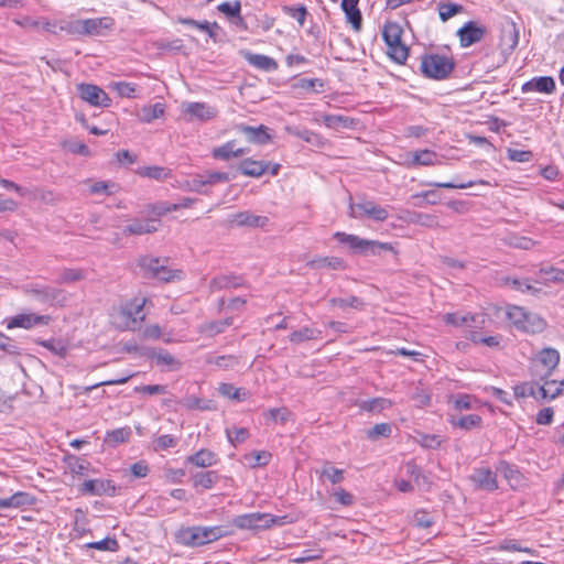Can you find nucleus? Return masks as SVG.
<instances>
[{"label": "nucleus", "instance_id": "6e6d98bb", "mask_svg": "<svg viewBox=\"0 0 564 564\" xmlns=\"http://www.w3.org/2000/svg\"><path fill=\"white\" fill-rule=\"evenodd\" d=\"M178 438L171 434H164L153 441V451L161 452L177 445Z\"/></svg>", "mask_w": 564, "mask_h": 564}, {"label": "nucleus", "instance_id": "603ef678", "mask_svg": "<svg viewBox=\"0 0 564 564\" xmlns=\"http://www.w3.org/2000/svg\"><path fill=\"white\" fill-rule=\"evenodd\" d=\"M282 11L290 18L295 19L299 24L302 26L305 22V19L308 14L307 9L304 4L297 6H283Z\"/></svg>", "mask_w": 564, "mask_h": 564}, {"label": "nucleus", "instance_id": "49530a36", "mask_svg": "<svg viewBox=\"0 0 564 564\" xmlns=\"http://www.w3.org/2000/svg\"><path fill=\"white\" fill-rule=\"evenodd\" d=\"M212 156L215 160L229 161L235 158V141L230 140L220 147H216L212 150Z\"/></svg>", "mask_w": 564, "mask_h": 564}, {"label": "nucleus", "instance_id": "393cba45", "mask_svg": "<svg viewBox=\"0 0 564 564\" xmlns=\"http://www.w3.org/2000/svg\"><path fill=\"white\" fill-rule=\"evenodd\" d=\"M497 470L503 475L512 489L522 486L524 477L519 470L518 466L510 464L506 460H500Z\"/></svg>", "mask_w": 564, "mask_h": 564}, {"label": "nucleus", "instance_id": "dca6fc26", "mask_svg": "<svg viewBox=\"0 0 564 564\" xmlns=\"http://www.w3.org/2000/svg\"><path fill=\"white\" fill-rule=\"evenodd\" d=\"M239 131L246 135L249 142L259 145L268 144L273 139V135L270 133V129L264 124H260L258 127L240 124Z\"/></svg>", "mask_w": 564, "mask_h": 564}, {"label": "nucleus", "instance_id": "a19ab883", "mask_svg": "<svg viewBox=\"0 0 564 564\" xmlns=\"http://www.w3.org/2000/svg\"><path fill=\"white\" fill-rule=\"evenodd\" d=\"M85 276L83 269L64 268L55 282L58 284H70L84 280Z\"/></svg>", "mask_w": 564, "mask_h": 564}, {"label": "nucleus", "instance_id": "4468645a", "mask_svg": "<svg viewBox=\"0 0 564 564\" xmlns=\"http://www.w3.org/2000/svg\"><path fill=\"white\" fill-rule=\"evenodd\" d=\"M270 161H257L252 158H246L235 166L236 171L248 177H261L269 171Z\"/></svg>", "mask_w": 564, "mask_h": 564}, {"label": "nucleus", "instance_id": "2eb2a0df", "mask_svg": "<svg viewBox=\"0 0 564 564\" xmlns=\"http://www.w3.org/2000/svg\"><path fill=\"white\" fill-rule=\"evenodd\" d=\"M470 480L482 490L495 491L498 489L497 475L488 467L476 468Z\"/></svg>", "mask_w": 564, "mask_h": 564}, {"label": "nucleus", "instance_id": "f03ea898", "mask_svg": "<svg viewBox=\"0 0 564 564\" xmlns=\"http://www.w3.org/2000/svg\"><path fill=\"white\" fill-rule=\"evenodd\" d=\"M169 258H160L152 256H140L137 264L141 270L142 276L145 279H156L162 282H171L183 276L182 270H172L166 263Z\"/></svg>", "mask_w": 564, "mask_h": 564}, {"label": "nucleus", "instance_id": "774afa93", "mask_svg": "<svg viewBox=\"0 0 564 564\" xmlns=\"http://www.w3.org/2000/svg\"><path fill=\"white\" fill-rule=\"evenodd\" d=\"M366 217L376 221H384L388 219L389 213L386 208L369 200L368 210H366Z\"/></svg>", "mask_w": 564, "mask_h": 564}, {"label": "nucleus", "instance_id": "f704fd0d", "mask_svg": "<svg viewBox=\"0 0 564 564\" xmlns=\"http://www.w3.org/2000/svg\"><path fill=\"white\" fill-rule=\"evenodd\" d=\"M164 112H165V105L163 102L145 105L141 108L139 118L142 122L150 123L153 120L163 117Z\"/></svg>", "mask_w": 564, "mask_h": 564}, {"label": "nucleus", "instance_id": "9b49d317", "mask_svg": "<svg viewBox=\"0 0 564 564\" xmlns=\"http://www.w3.org/2000/svg\"><path fill=\"white\" fill-rule=\"evenodd\" d=\"M519 43V30L514 22H511L501 29L500 33V48H501V63H507L509 56L516 50Z\"/></svg>", "mask_w": 564, "mask_h": 564}, {"label": "nucleus", "instance_id": "13d9d810", "mask_svg": "<svg viewBox=\"0 0 564 564\" xmlns=\"http://www.w3.org/2000/svg\"><path fill=\"white\" fill-rule=\"evenodd\" d=\"M264 416L275 423L284 424L291 416V411L285 408H272L264 412Z\"/></svg>", "mask_w": 564, "mask_h": 564}, {"label": "nucleus", "instance_id": "79ce46f5", "mask_svg": "<svg viewBox=\"0 0 564 564\" xmlns=\"http://www.w3.org/2000/svg\"><path fill=\"white\" fill-rule=\"evenodd\" d=\"M218 391L224 397L236 400L238 402L247 400L249 395V392L246 389L235 388L231 383H221L218 388Z\"/></svg>", "mask_w": 564, "mask_h": 564}, {"label": "nucleus", "instance_id": "c85d7f7f", "mask_svg": "<svg viewBox=\"0 0 564 564\" xmlns=\"http://www.w3.org/2000/svg\"><path fill=\"white\" fill-rule=\"evenodd\" d=\"M323 122L327 128L338 130L340 128L354 129L358 120L343 115H325Z\"/></svg>", "mask_w": 564, "mask_h": 564}, {"label": "nucleus", "instance_id": "1a4fd4ad", "mask_svg": "<svg viewBox=\"0 0 564 564\" xmlns=\"http://www.w3.org/2000/svg\"><path fill=\"white\" fill-rule=\"evenodd\" d=\"M183 113L187 121L197 120L205 122L214 119L218 111L206 102L194 101L183 104Z\"/></svg>", "mask_w": 564, "mask_h": 564}, {"label": "nucleus", "instance_id": "e2e57ef3", "mask_svg": "<svg viewBox=\"0 0 564 564\" xmlns=\"http://www.w3.org/2000/svg\"><path fill=\"white\" fill-rule=\"evenodd\" d=\"M443 319L447 325L458 327L463 325H469L475 321V317L469 314L460 315L458 313H446Z\"/></svg>", "mask_w": 564, "mask_h": 564}, {"label": "nucleus", "instance_id": "9d476101", "mask_svg": "<svg viewBox=\"0 0 564 564\" xmlns=\"http://www.w3.org/2000/svg\"><path fill=\"white\" fill-rule=\"evenodd\" d=\"M487 29L475 21L466 22L456 32L462 47H469L482 40Z\"/></svg>", "mask_w": 564, "mask_h": 564}, {"label": "nucleus", "instance_id": "e433bc0d", "mask_svg": "<svg viewBox=\"0 0 564 564\" xmlns=\"http://www.w3.org/2000/svg\"><path fill=\"white\" fill-rule=\"evenodd\" d=\"M36 344L46 348L55 356H58L59 358H66L68 354V345L62 340V339H39L36 340Z\"/></svg>", "mask_w": 564, "mask_h": 564}, {"label": "nucleus", "instance_id": "0eeeda50", "mask_svg": "<svg viewBox=\"0 0 564 564\" xmlns=\"http://www.w3.org/2000/svg\"><path fill=\"white\" fill-rule=\"evenodd\" d=\"M78 97L94 107L108 108L111 106V98L99 86L95 84L80 83L76 86Z\"/></svg>", "mask_w": 564, "mask_h": 564}, {"label": "nucleus", "instance_id": "58836bf2", "mask_svg": "<svg viewBox=\"0 0 564 564\" xmlns=\"http://www.w3.org/2000/svg\"><path fill=\"white\" fill-rule=\"evenodd\" d=\"M464 10V7L459 3L440 2L437 4L438 15L442 22L448 21L451 18L462 13Z\"/></svg>", "mask_w": 564, "mask_h": 564}, {"label": "nucleus", "instance_id": "4c0bfd02", "mask_svg": "<svg viewBox=\"0 0 564 564\" xmlns=\"http://www.w3.org/2000/svg\"><path fill=\"white\" fill-rule=\"evenodd\" d=\"M34 199L41 200L43 204L54 206L63 199V196L52 189L35 188L33 192L30 191Z\"/></svg>", "mask_w": 564, "mask_h": 564}, {"label": "nucleus", "instance_id": "5fc2aeb1", "mask_svg": "<svg viewBox=\"0 0 564 564\" xmlns=\"http://www.w3.org/2000/svg\"><path fill=\"white\" fill-rule=\"evenodd\" d=\"M145 300L139 301L138 299H134L130 303H127L126 306L122 308V313L127 315L129 318H131L133 322H137V319H143L144 316H139V314L142 312L144 306Z\"/></svg>", "mask_w": 564, "mask_h": 564}, {"label": "nucleus", "instance_id": "338daca9", "mask_svg": "<svg viewBox=\"0 0 564 564\" xmlns=\"http://www.w3.org/2000/svg\"><path fill=\"white\" fill-rule=\"evenodd\" d=\"M226 435L228 438V442L236 446L237 444L243 443L249 437V431L246 427H234L231 430H226Z\"/></svg>", "mask_w": 564, "mask_h": 564}, {"label": "nucleus", "instance_id": "7ed1b4c3", "mask_svg": "<svg viewBox=\"0 0 564 564\" xmlns=\"http://www.w3.org/2000/svg\"><path fill=\"white\" fill-rule=\"evenodd\" d=\"M403 29L394 21H387L382 28V40L387 45V55L397 64L403 65L410 48L402 42Z\"/></svg>", "mask_w": 564, "mask_h": 564}, {"label": "nucleus", "instance_id": "4d7b16f0", "mask_svg": "<svg viewBox=\"0 0 564 564\" xmlns=\"http://www.w3.org/2000/svg\"><path fill=\"white\" fill-rule=\"evenodd\" d=\"M321 477L327 478L333 485L340 484L344 480V469L336 468L326 463L321 470Z\"/></svg>", "mask_w": 564, "mask_h": 564}, {"label": "nucleus", "instance_id": "6e6552de", "mask_svg": "<svg viewBox=\"0 0 564 564\" xmlns=\"http://www.w3.org/2000/svg\"><path fill=\"white\" fill-rule=\"evenodd\" d=\"M83 495L91 496H108L115 497L118 495V487L110 479H89L84 481L78 488Z\"/></svg>", "mask_w": 564, "mask_h": 564}, {"label": "nucleus", "instance_id": "c9c22d12", "mask_svg": "<svg viewBox=\"0 0 564 564\" xmlns=\"http://www.w3.org/2000/svg\"><path fill=\"white\" fill-rule=\"evenodd\" d=\"M448 422L452 426L459 427L465 431H470L475 427H481L482 419L478 414H468L460 416L459 419L452 416Z\"/></svg>", "mask_w": 564, "mask_h": 564}, {"label": "nucleus", "instance_id": "473e14b6", "mask_svg": "<svg viewBox=\"0 0 564 564\" xmlns=\"http://www.w3.org/2000/svg\"><path fill=\"white\" fill-rule=\"evenodd\" d=\"M286 131L289 134H292L299 139H302L312 145L322 147L324 144L323 137L314 131L308 130V129H299L296 127H286Z\"/></svg>", "mask_w": 564, "mask_h": 564}, {"label": "nucleus", "instance_id": "ea45409f", "mask_svg": "<svg viewBox=\"0 0 564 564\" xmlns=\"http://www.w3.org/2000/svg\"><path fill=\"white\" fill-rule=\"evenodd\" d=\"M408 221L411 224H417L421 226H425L429 228H434L438 226V220L435 215L420 213V212H409Z\"/></svg>", "mask_w": 564, "mask_h": 564}, {"label": "nucleus", "instance_id": "bf43d9fd", "mask_svg": "<svg viewBox=\"0 0 564 564\" xmlns=\"http://www.w3.org/2000/svg\"><path fill=\"white\" fill-rule=\"evenodd\" d=\"M217 10L225 14L228 19L239 18L241 13V2L240 0H235L234 2H223L217 7Z\"/></svg>", "mask_w": 564, "mask_h": 564}, {"label": "nucleus", "instance_id": "680f3d73", "mask_svg": "<svg viewBox=\"0 0 564 564\" xmlns=\"http://www.w3.org/2000/svg\"><path fill=\"white\" fill-rule=\"evenodd\" d=\"M391 405V402L384 398H373L370 400L362 401L360 404L361 410L367 412H380Z\"/></svg>", "mask_w": 564, "mask_h": 564}, {"label": "nucleus", "instance_id": "f8f14e48", "mask_svg": "<svg viewBox=\"0 0 564 564\" xmlns=\"http://www.w3.org/2000/svg\"><path fill=\"white\" fill-rule=\"evenodd\" d=\"M228 221L235 227L263 228L269 224V218L243 210L230 215Z\"/></svg>", "mask_w": 564, "mask_h": 564}, {"label": "nucleus", "instance_id": "de8ad7c7", "mask_svg": "<svg viewBox=\"0 0 564 564\" xmlns=\"http://www.w3.org/2000/svg\"><path fill=\"white\" fill-rule=\"evenodd\" d=\"M476 398L467 393L451 394L448 397V403L453 404V408L457 411L473 409L471 400Z\"/></svg>", "mask_w": 564, "mask_h": 564}, {"label": "nucleus", "instance_id": "c756f323", "mask_svg": "<svg viewBox=\"0 0 564 564\" xmlns=\"http://www.w3.org/2000/svg\"><path fill=\"white\" fill-rule=\"evenodd\" d=\"M307 265L312 269L345 270L347 268L346 261L339 257H318L308 261Z\"/></svg>", "mask_w": 564, "mask_h": 564}, {"label": "nucleus", "instance_id": "37998d69", "mask_svg": "<svg viewBox=\"0 0 564 564\" xmlns=\"http://www.w3.org/2000/svg\"><path fill=\"white\" fill-rule=\"evenodd\" d=\"M65 463L73 474L80 476L86 475L90 467V463L88 460L75 455H67L65 457Z\"/></svg>", "mask_w": 564, "mask_h": 564}, {"label": "nucleus", "instance_id": "ddd939ff", "mask_svg": "<svg viewBox=\"0 0 564 564\" xmlns=\"http://www.w3.org/2000/svg\"><path fill=\"white\" fill-rule=\"evenodd\" d=\"M51 321L48 315H36V314H18L9 319H6V326L8 329L12 328H25L30 329L35 325H47Z\"/></svg>", "mask_w": 564, "mask_h": 564}, {"label": "nucleus", "instance_id": "412c9836", "mask_svg": "<svg viewBox=\"0 0 564 564\" xmlns=\"http://www.w3.org/2000/svg\"><path fill=\"white\" fill-rule=\"evenodd\" d=\"M556 89L555 80L552 76H539L525 82L521 90L522 93L538 91L542 94H552Z\"/></svg>", "mask_w": 564, "mask_h": 564}, {"label": "nucleus", "instance_id": "a211bd4d", "mask_svg": "<svg viewBox=\"0 0 564 564\" xmlns=\"http://www.w3.org/2000/svg\"><path fill=\"white\" fill-rule=\"evenodd\" d=\"M158 224H160V219L158 218H149L145 220L135 218L132 220L130 225H127L122 229V234L124 236H140L145 234H153L158 230Z\"/></svg>", "mask_w": 564, "mask_h": 564}, {"label": "nucleus", "instance_id": "b1692460", "mask_svg": "<svg viewBox=\"0 0 564 564\" xmlns=\"http://www.w3.org/2000/svg\"><path fill=\"white\" fill-rule=\"evenodd\" d=\"M252 518L253 523L257 524L254 531L267 530L274 525L282 527L290 522L288 521V516H273L265 512H252Z\"/></svg>", "mask_w": 564, "mask_h": 564}, {"label": "nucleus", "instance_id": "a878e982", "mask_svg": "<svg viewBox=\"0 0 564 564\" xmlns=\"http://www.w3.org/2000/svg\"><path fill=\"white\" fill-rule=\"evenodd\" d=\"M243 56L250 65L264 72H274L279 67L278 62L274 58L267 55L246 52Z\"/></svg>", "mask_w": 564, "mask_h": 564}, {"label": "nucleus", "instance_id": "3c124183", "mask_svg": "<svg viewBox=\"0 0 564 564\" xmlns=\"http://www.w3.org/2000/svg\"><path fill=\"white\" fill-rule=\"evenodd\" d=\"M539 273L544 278L546 282L552 283H564V270L555 268L553 265L542 267Z\"/></svg>", "mask_w": 564, "mask_h": 564}, {"label": "nucleus", "instance_id": "f3484780", "mask_svg": "<svg viewBox=\"0 0 564 564\" xmlns=\"http://www.w3.org/2000/svg\"><path fill=\"white\" fill-rule=\"evenodd\" d=\"M560 361V354L554 348H544L542 349L532 368H536L539 366L543 367V372L540 375L541 378H546L551 376L552 371L556 368Z\"/></svg>", "mask_w": 564, "mask_h": 564}, {"label": "nucleus", "instance_id": "39448f33", "mask_svg": "<svg viewBox=\"0 0 564 564\" xmlns=\"http://www.w3.org/2000/svg\"><path fill=\"white\" fill-rule=\"evenodd\" d=\"M507 318L521 332L530 334L542 333L546 328V322L539 314L528 312L521 306L512 305L507 310Z\"/></svg>", "mask_w": 564, "mask_h": 564}, {"label": "nucleus", "instance_id": "a18cd8bd", "mask_svg": "<svg viewBox=\"0 0 564 564\" xmlns=\"http://www.w3.org/2000/svg\"><path fill=\"white\" fill-rule=\"evenodd\" d=\"M325 82L319 78H300L292 87L301 88L307 91L322 93L324 91Z\"/></svg>", "mask_w": 564, "mask_h": 564}, {"label": "nucleus", "instance_id": "aec40b11", "mask_svg": "<svg viewBox=\"0 0 564 564\" xmlns=\"http://www.w3.org/2000/svg\"><path fill=\"white\" fill-rule=\"evenodd\" d=\"M26 293L42 303H53L59 302L63 290L50 285L34 284L26 290Z\"/></svg>", "mask_w": 564, "mask_h": 564}, {"label": "nucleus", "instance_id": "f257e3e1", "mask_svg": "<svg viewBox=\"0 0 564 564\" xmlns=\"http://www.w3.org/2000/svg\"><path fill=\"white\" fill-rule=\"evenodd\" d=\"M333 238L339 245L347 247L349 252L354 256H380L382 252L387 251L393 252L395 254L398 253L393 245L390 242L366 239L357 235L347 234L344 231L334 232Z\"/></svg>", "mask_w": 564, "mask_h": 564}, {"label": "nucleus", "instance_id": "72a5a7b5", "mask_svg": "<svg viewBox=\"0 0 564 564\" xmlns=\"http://www.w3.org/2000/svg\"><path fill=\"white\" fill-rule=\"evenodd\" d=\"M322 336V330L308 326L294 330L289 335V340L292 344L299 345L304 341L318 339Z\"/></svg>", "mask_w": 564, "mask_h": 564}, {"label": "nucleus", "instance_id": "8fccbe9b", "mask_svg": "<svg viewBox=\"0 0 564 564\" xmlns=\"http://www.w3.org/2000/svg\"><path fill=\"white\" fill-rule=\"evenodd\" d=\"M83 20H61L58 21V31L69 35L83 36Z\"/></svg>", "mask_w": 564, "mask_h": 564}, {"label": "nucleus", "instance_id": "c03bdc74", "mask_svg": "<svg viewBox=\"0 0 564 564\" xmlns=\"http://www.w3.org/2000/svg\"><path fill=\"white\" fill-rule=\"evenodd\" d=\"M329 305L330 306H337V307H340V308H345V307H351V308H355V310H362L364 306H365V303L364 301L356 296V295H350L346 299L344 297H332L329 299L328 301Z\"/></svg>", "mask_w": 564, "mask_h": 564}, {"label": "nucleus", "instance_id": "864d4df0", "mask_svg": "<svg viewBox=\"0 0 564 564\" xmlns=\"http://www.w3.org/2000/svg\"><path fill=\"white\" fill-rule=\"evenodd\" d=\"M392 433L390 423H378L373 427L367 430L366 435L370 441H377L380 437H389Z\"/></svg>", "mask_w": 564, "mask_h": 564}, {"label": "nucleus", "instance_id": "0e129e2a", "mask_svg": "<svg viewBox=\"0 0 564 564\" xmlns=\"http://www.w3.org/2000/svg\"><path fill=\"white\" fill-rule=\"evenodd\" d=\"M12 508L30 507L36 501V498L29 492L18 491L11 496Z\"/></svg>", "mask_w": 564, "mask_h": 564}, {"label": "nucleus", "instance_id": "bb28decb", "mask_svg": "<svg viewBox=\"0 0 564 564\" xmlns=\"http://www.w3.org/2000/svg\"><path fill=\"white\" fill-rule=\"evenodd\" d=\"M186 462L196 467L205 468L216 465L218 463V457L214 452L207 448H202L195 454L187 456Z\"/></svg>", "mask_w": 564, "mask_h": 564}, {"label": "nucleus", "instance_id": "4be33fe9", "mask_svg": "<svg viewBox=\"0 0 564 564\" xmlns=\"http://www.w3.org/2000/svg\"><path fill=\"white\" fill-rule=\"evenodd\" d=\"M246 283L245 279L240 275H236L234 273L230 274H220L214 276L209 281V289L212 292L227 290V289H238L243 286Z\"/></svg>", "mask_w": 564, "mask_h": 564}, {"label": "nucleus", "instance_id": "5701e85b", "mask_svg": "<svg viewBox=\"0 0 564 564\" xmlns=\"http://www.w3.org/2000/svg\"><path fill=\"white\" fill-rule=\"evenodd\" d=\"M141 356L155 359L158 365L167 366L169 370H176L181 366V364L167 350L162 348H143Z\"/></svg>", "mask_w": 564, "mask_h": 564}, {"label": "nucleus", "instance_id": "7c9ffc66", "mask_svg": "<svg viewBox=\"0 0 564 564\" xmlns=\"http://www.w3.org/2000/svg\"><path fill=\"white\" fill-rule=\"evenodd\" d=\"M131 434L130 426L115 429L106 432L104 442L111 447H117L119 444L129 442Z\"/></svg>", "mask_w": 564, "mask_h": 564}, {"label": "nucleus", "instance_id": "09e8293b", "mask_svg": "<svg viewBox=\"0 0 564 564\" xmlns=\"http://www.w3.org/2000/svg\"><path fill=\"white\" fill-rule=\"evenodd\" d=\"M187 189L191 192H195L202 195H209L210 191L207 187V184L205 182V175L204 174H195L192 176L191 180L186 182Z\"/></svg>", "mask_w": 564, "mask_h": 564}, {"label": "nucleus", "instance_id": "20e7f679", "mask_svg": "<svg viewBox=\"0 0 564 564\" xmlns=\"http://www.w3.org/2000/svg\"><path fill=\"white\" fill-rule=\"evenodd\" d=\"M455 66L456 62L453 57L425 53L421 56L420 73L429 79L444 80L449 77Z\"/></svg>", "mask_w": 564, "mask_h": 564}, {"label": "nucleus", "instance_id": "052dcab7", "mask_svg": "<svg viewBox=\"0 0 564 564\" xmlns=\"http://www.w3.org/2000/svg\"><path fill=\"white\" fill-rule=\"evenodd\" d=\"M345 12L346 20L349 22L355 31H360L362 26V14L358 7H346L341 9Z\"/></svg>", "mask_w": 564, "mask_h": 564}, {"label": "nucleus", "instance_id": "2f4dec72", "mask_svg": "<svg viewBox=\"0 0 564 564\" xmlns=\"http://www.w3.org/2000/svg\"><path fill=\"white\" fill-rule=\"evenodd\" d=\"M506 283L510 285L513 290L530 293L531 295L539 297L542 293V289L534 286L530 279H520V278H510L506 279Z\"/></svg>", "mask_w": 564, "mask_h": 564}, {"label": "nucleus", "instance_id": "69168bd1", "mask_svg": "<svg viewBox=\"0 0 564 564\" xmlns=\"http://www.w3.org/2000/svg\"><path fill=\"white\" fill-rule=\"evenodd\" d=\"M88 547L99 551L117 552L119 550V543L115 536H106L100 541L89 543Z\"/></svg>", "mask_w": 564, "mask_h": 564}, {"label": "nucleus", "instance_id": "423d86ee", "mask_svg": "<svg viewBox=\"0 0 564 564\" xmlns=\"http://www.w3.org/2000/svg\"><path fill=\"white\" fill-rule=\"evenodd\" d=\"M175 540L178 544L187 547H199L213 542L208 527L203 525L181 528L175 533Z\"/></svg>", "mask_w": 564, "mask_h": 564}, {"label": "nucleus", "instance_id": "6ab92c4d", "mask_svg": "<svg viewBox=\"0 0 564 564\" xmlns=\"http://www.w3.org/2000/svg\"><path fill=\"white\" fill-rule=\"evenodd\" d=\"M115 20L110 17L93 18L83 20V36L90 35L97 36L102 35L104 30L112 29Z\"/></svg>", "mask_w": 564, "mask_h": 564}, {"label": "nucleus", "instance_id": "cd10ccee", "mask_svg": "<svg viewBox=\"0 0 564 564\" xmlns=\"http://www.w3.org/2000/svg\"><path fill=\"white\" fill-rule=\"evenodd\" d=\"M220 479V475L216 470L198 471L192 475V482L195 489H210Z\"/></svg>", "mask_w": 564, "mask_h": 564}]
</instances>
